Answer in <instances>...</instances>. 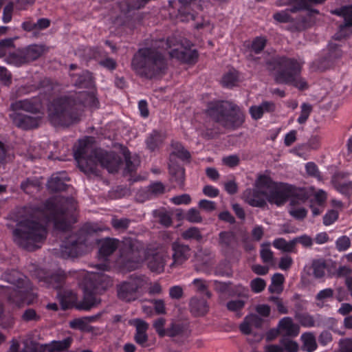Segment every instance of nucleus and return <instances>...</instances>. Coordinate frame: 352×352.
I'll list each match as a JSON object with an SVG mask.
<instances>
[{
  "label": "nucleus",
  "mask_w": 352,
  "mask_h": 352,
  "mask_svg": "<svg viewBox=\"0 0 352 352\" xmlns=\"http://www.w3.org/2000/svg\"><path fill=\"white\" fill-rule=\"evenodd\" d=\"M275 104L270 101H264L259 105L250 107L249 111L252 118L257 120L262 118L265 113H272L275 111Z\"/></svg>",
  "instance_id": "nucleus-25"
},
{
  "label": "nucleus",
  "mask_w": 352,
  "mask_h": 352,
  "mask_svg": "<svg viewBox=\"0 0 352 352\" xmlns=\"http://www.w3.org/2000/svg\"><path fill=\"white\" fill-rule=\"evenodd\" d=\"M266 283L261 278H256L251 280L250 287L254 293H260L265 288Z\"/></svg>",
  "instance_id": "nucleus-55"
},
{
  "label": "nucleus",
  "mask_w": 352,
  "mask_h": 352,
  "mask_svg": "<svg viewBox=\"0 0 352 352\" xmlns=\"http://www.w3.org/2000/svg\"><path fill=\"white\" fill-rule=\"evenodd\" d=\"M2 278L12 285V287L2 286L3 294L11 303L21 306L23 303H30L33 293L30 280L16 270L6 272Z\"/></svg>",
  "instance_id": "nucleus-9"
},
{
  "label": "nucleus",
  "mask_w": 352,
  "mask_h": 352,
  "mask_svg": "<svg viewBox=\"0 0 352 352\" xmlns=\"http://www.w3.org/2000/svg\"><path fill=\"white\" fill-rule=\"evenodd\" d=\"M258 187H265L267 192V200L272 204L278 206L283 205L289 198L290 205H294L298 200L305 202L308 199L305 190L302 188H296L292 185L283 183H276L267 175H259L256 179Z\"/></svg>",
  "instance_id": "nucleus-6"
},
{
  "label": "nucleus",
  "mask_w": 352,
  "mask_h": 352,
  "mask_svg": "<svg viewBox=\"0 0 352 352\" xmlns=\"http://www.w3.org/2000/svg\"><path fill=\"white\" fill-rule=\"evenodd\" d=\"M166 320L164 318H157L153 322V327L160 337L166 336V330L164 329Z\"/></svg>",
  "instance_id": "nucleus-59"
},
{
  "label": "nucleus",
  "mask_w": 352,
  "mask_h": 352,
  "mask_svg": "<svg viewBox=\"0 0 352 352\" xmlns=\"http://www.w3.org/2000/svg\"><path fill=\"white\" fill-rule=\"evenodd\" d=\"M163 138L160 133L153 131L146 140L147 148L151 151L157 148L162 142Z\"/></svg>",
  "instance_id": "nucleus-37"
},
{
  "label": "nucleus",
  "mask_w": 352,
  "mask_h": 352,
  "mask_svg": "<svg viewBox=\"0 0 352 352\" xmlns=\"http://www.w3.org/2000/svg\"><path fill=\"white\" fill-rule=\"evenodd\" d=\"M94 317L76 318L70 322V327L73 329L85 330L89 322L94 321Z\"/></svg>",
  "instance_id": "nucleus-48"
},
{
  "label": "nucleus",
  "mask_w": 352,
  "mask_h": 352,
  "mask_svg": "<svg viewBox=\"0 0 352 352\" xmlns=\"http://www.w3.org/2000/svg\"><path fill=\"white\" fill-rule=\"evenodd\" d=\"M147 266L151 271L160 274L164 271L165 256L160 253L148 255L146 258Z\"/></svg>",
  "instance_id": "nucleus-26"
},
{
  "label": "nucleus",
  "mask_w": 352,
  "mask_h": 352,
  "mask_svg": "<svg viewBox=\"0 0 352 352\" xmlns=\"http://www.w3.org/2000/svg\"><path fill=\"white\" fill-rule=\"evenodd\" d=\"M199 207L206 212H212L217 208V204L214 201L201 199L199 202Z\"/></svg>",
  "instance_id": "nucleus-63"
},
{
  "label": "nucleus",
  "mask_w": 352,
  "mask_h": 352,
  "mask_svg": "<svg viewBox=\"0 0 352 352\" xmlns=\"http://www.w3.org/2000/svg\"><path fill=\"white\" fill-rule=\"evenodd\" d=\"M334 291L331 288H326L320 290L316 296L315 299L317 301V305L322 307L326 301L333 298Z\"/></svg>",
  "instance_id": "nucleus-38"
},
{
  "label": "nucleus",
  "mask_w": 352,
  "mask_h": 352,
  "mask_svg": "<svg viewBox=\"0 0 352 352\" xmlns=\"http://www.w3.org/2000/svg\"><path fill=\"white\" fill-rule=\"evenodd\" d=\"M326 0H278V6L287 5L291 8L278 11L273 14V19L278 23H290L289 30L292 32H300L311 25L310 17L317 14L319 11L311 8L314 5L324 3Z\"/></svg>",
  "instance_id": "nucleus-4"
},
{
  "label": "nucleus",
  "mask_w": 352,
  "mask_h": 352,
  "mask_svg": "<svg viewBox=\"0 0 352 352\" xmlns=\"http://www.w3.org/2000/svg\"><path fill=\"white\" fill-rule=\"evenodd\" d=\"M0 81L3 85L9 87L12 82V74L6 67H0Z\"/></svg>",
  "instance_id": "nucleus-54"
},
{
  "label": "nucleus",
  "mask_w": 352,
  "mask_h": 352,
  "mask_svg": "<svg viewBox=\"0 0 352 352\" xmlns=\"http://www.w3.org/2000/svg\"><path fill=\"white\" fill-rule=\"evenodd\" d=\"M270 70L276 71V80L280 83L294 85L296 88H307V84L300 78L302 63L294 58L276 56L267 63Z\"/></svg>",
  "instance_id": "nucleus-8"
},
{
  "label": "nucleus",
  "mask_w": 352,
  "mask_h": 352,
  "mask_svg": "<svg viewBox=\"0 0 352 352\" xmlns=\"http://www.w3.org/2000/svg\"><path fill=\"white\" fill-rule=\"evenodd\" d=\"M273 245L275 248L285 252H297L296 240L294 239L288 242L283 238H278L273 241Z\"/></svg>",
  "instance_id": "nucleus-31"
},
{
  "label": "nucleus",
  "mask_w": 352,
  "mask_h": 352,
  "mask_svg": "<svg viewBox=\"0 0 352 352\" xmlns=\"http://www.w3.org/2000/svg\"><path fill=\"white\" fill-rule=\"evenodd\" d=\"M71 81L74 86L78 88H94V78L87 70L79 73L70 74Z\"/></svg>",
  "instance_id": "nucleus-21"
},
{
  "label": "nucleus",
  "mask_w": 352,
  "mask_h": 352,
  "mask_svg": "<svg viewBox=\"0 0 352 352\" xmlns=\"http://www.w3.org/2000/svg\"><path fill=\"white\" fill-rule=\"evenodd\" d=\"M133 325L135 327V341L140 346H146V343L148 341L146 331L148 329V324L142 319H135L133 321Z\"/></svg>",
  "instance_id": "nucleus-22"
},
{
  "label": "nucleus",
  "mask_w": 352,
  "mask_h": 352,
  "mask_svg": "<svg viewBox=\"0 0 352 352\" xmlns=\"http://www.w3.org/2000/svg\"><path fill=\"white\" fill-rule=\"evenodd\" d=\"M186 334L184 327L179 324H172L171 327L166 329V336L175 337L179 335Z\"/></svg>",
  "instance_id": "nucleus-57"
},
{
  "label": "nucleus",
  "mask_w": 352,
  "mask_h": 352,
  "mask_svg": "<svg viewBox=\"0 0 352 352\" xmlns=\"http://www.w3.org/2000/svg\"><path fill=\"white\" fill-rule=\"evenodd\" d=\"M338 218V212L335 210L328 211L323 217V223L325 226H330Z\"/></svg>",
  "instance_id": "nucleus-61"
},
{
  "label": "nucleus",
  "mask_w": 352,
  "mask_h": 352,
  "mask_svg": "<svg viewBox=\"0 0 352 352\" xmlns=\"http://www.w3.org/2000/svg\"><path fill=\"white\" fill-rule=\"evenodd\" d=\"M134 10H138L134 7V1L131 3L127 0H123L116 3L113 12L117 13L119 11L120 14L125 15Z\"/></svg>",
  "instance_id": "nucleus-40"
},
{
  "label": "nucleus",
  "mask_w": 352,
  "mask_h": 352,
  "mask_svg": "<svg viewBox=\"0 0 352 352\" xmlns=\"http://www.w3.org/2000/svg\"><path fill=\"white\" fill-rule=\"evenodd\" d=\"M208 113L217 122L229 129H237L244 122V115L240 108L229 101L210 103Z\"/></svg>",
  "instance_id": "nucleus-10"
},
{
  "label": "nucleus",
  "mask_w": 352,
  "mask_h": 352,
  "mask_svg": "<svg viewBox=\"0 0 352 352\" xmlns=\"http://www.w3.org/2000/svg\"><path fill=\"white\" fill-rule=\"evenodd\" d=\"M300 109V114L297 120L299 124H302L305 123L309 118V115L312 111V107L308 103H302Z\"/></svg>",
  "instance_id": "nucleus-49"
},
{
  "label": "nucleus",
  "mask_w": 352,
  "mask_h": 352,
  "mask_svg": "<svg viewBox=\"0 0 352 352\" xmlns=\"http://www.w3.org/2000/svg\"><path fill=\"white\" fill-rule=\"evenodd\" d=\"M300 323L305 327H312L315 326V320L311 315L304 314L299 316Z\"/></svg>",
  "instance_id": "nucleus-62"
},
{
  "label": "nucleus",
  "mask_w": 352,
  "mask_h": 352,
  "mask_svg": "<svg viewBox=\"0 0 352 352\" xmlns=\"http://www.w3.org/2000/svg\"><path fill=\"white\" fill-rule=\"evenodd\" d=\"M94 231L89 225H85L78 233L69 236L60 245V254L63 258L76 257L84 253Z\"/></svg>",
  "instance_id": "nucleus-12"
},
{
  "label": "nucleus",
  "mask_w": 352,
  "mask_h": 352,
  "mask_svg": "<svg viewBox=\"0 0 352 352\" xmlns=\"http://www.w3.org/2000/svg\"><path fill=\"white\" fill-rule=\"evenodd\" d=\"M284 352H298L299 349L298 344L289 339H284L281 341L280 346Z\"/></svg>",
  "instance_id": "nucleus-50"
},
{
  "label": "nucleus",
  "mask_w": 352,
  "mask_h": 352,
  "mask_svg": "<svg viewBox=\"0 0 352 352\" xmlns=\"http://www.w3.org/2000/svg\"><path fill=\"white\" fill-rule=\"evenodd\" d=\"M313 274L316 278H321L325 274L326 264L322 261H315L312 263Z\"/></svg>",
  "instance_id": "nucleus-47"
},
{
  "label": "nucleus",
  "mask_w": 352,
  "mask_h": 352,
  "mask_svg": "<svg viewBox=\"0 0 352 352\" xmlns=\"http://www.w3.org/2000/svg\"><path fill=\"white\" fill-rule=\"evenodd\" d=\"M98 64L109 71H113L116 69L118 64L115 59L106 56L98 61Z\"/></svg>",
  "instance_id": "nucleus-52"
},
{
  "label": "nucleus",
  "mask_w": 352,
  "mask_h": 352,
  "mask_svg": "<svg viewBox=\"0 0 352 352\" xmlns=\"http://www.w3.org/2000/svg\"><path fill=\"white\" fill-rule=\"evenodd\" d=\"M284 282V276L280 273L274 274L272 278V284L269 287L271 293H279L282 290V285Z\"/></svg>",
  "instance_id": "nucleus-41"
},
{
  "label": "nucleus",
  "mask_w": 352,
  "mask_h": 352,
  "mask_svg": "<svg viewBox=\"0 0 352 352\" xmlns=\"http://www.w3.org/2000/svg\"><path fill=\"white\" fill-rule=\"evenodd\" d=\"M162 43L166 45V49H171L169 55L182 63L188 65L195 64L199 58V53L196 49H192V43L188 40H182L179 43L174 36L168 37Z\"/></svg>",
  "instance_id": "nucleus-13"
},
{
  "label": "nucleus",
  "mask_w": 352,
  "mask_h": 352,
  "mask_svg": "<svg viewBox=\"0 0 352 352\" xmlns=\"http://www.w3.org/2000/svg\"><path fill=\"white\" fill-rule=\"evenodd\" d=\"M245 302L243 300H230L226 304L227 309L232 312H235L238 317L241 316V314L239 312L245 307Z\"/></svg>",
  "instance_id": "nucleus-45"
},
{
  "label": "nucleus",
  "mask_w": 352,
  "mask_h": 352,
  "mask_svg": "<svg viewBox=\"0 0 352 352\" xmlns=\"http://www.w3.org/2000/svg\"><path fill=\"white\" fill-rule=\"evenodd\" d=\"M14 4L12 1L8 2L3 8L2 21L4 23L11 21Z\"/></svg>",
  "instance_id": "nucleus-51"
},
{
  "label": "nucleus",
  "mask_w": 352,
  "mask_h": 352,
  "mask_svg": "<svg viewBox=\"0 0 352 352\" xmlns=\"http://www.w3.org/2000/svg\"><path fill=\"white\" fill-rule=\"evenodd\" d=\"M183 239L187 241H195L200 242L203 239V234L199 228L197 227H190L181 233Z\"/></svg>",
  "instance_id": "nucleus-34"
},
{
  "label": "nucleus",
  "mask_w": 352,
  "mask_h": 352,
  "mask_svg": "<svg viewBox=\"0 0 352 352\" xmlns=\"http://www.w3.org/2000/svg\"><path fill=\"white\" fill-rule=\"evenodd\" d=\"M190 312L195 316H204L208 311V305L202 298L192 297L189 302Z\"/></svg>",
  "instance_id": "nucleus-27"
},
{
  "label": "nucleus",
  "mask_w": 352,
  "mask_h": 352,
  "mask_svg": "<svg viewBox=\"0 0 352 352\" xmlns=\"http://www.w3.org/2000/svg\"><path fill=\"white\" fill-rule=\"evenodd\" d=\"M261 258L263 263L272 264L274 261V253L270 248V244H263L260 251Z\"/></svg>",
  "instance_id": "nucleus-44"
},
{
  "label": "nucleus",
  "mask_w": 352,
  "mask_h": 352,
  "mask_svg": "<svg viewBox=\"0 0 352 352\" xmlns=\"http://www.w3.org/2000/svg\"><path fill=\"white\" fill-rule=\"evenodd\" d=\"M239 82V74L234 69H230L225 73L221 78V85L223 87H236Z\"/></svg>",
  "instance_id": "nucleus-32"
},
{
  "label": "nucleus",
  "mask_w": 352,
  "mask_h": 352,
  "mask_svg": "<svg viewBox=\"0 0 352 352\" xmlns=\"http://www.w3.org/2000/svg\"><path fill=\"white\" fill-rule=\"evenodd\" d=\"M191 285L194 287L196 292L206 295L208 298L212 296L209 291V282L203 278H195L192 280Z\"/></svg>",
  "instance_id": "nucleus-35"
},
{
  "label": "nucleus",
  "mask_w": 352,
  "mask_h": 352,
  "mask_svg": "<svg viewBox=\"0 0 352 352\" xmlns=\"http://www.w3.org/2000/svg\"><path fill=\"white\" fill-rule=\"evenodd\" d=\"M119 248L120 257L118 263L128 270L138 267L143 261L144 252L136 241L126 239L122 242L116 239L106 238L100 241L98 258L107 261V258Z\"/></svg>",
  "instance_id": "nucleus-5"
},
{
  "label": "nucleus",
  "mask_w": 352,
  "mask_h": 352,
  "mask_svg": "<svg viewBox=\"0 0 352 352\" xmlns=\"http://www.w3.org/2000/svg\"><path fill=\"white\" fill-rule=\"evenodd\" d=\"M236 238L233 232L223 231L219 234V244L223 254L231 253L234 250Z\"/></svg>",
  "instance_id": "nucleus-23"
},
{
  "label": "nucleus",
  "mask_w": 352,
  "mask_h": 352,
  "mask_svg": "<svg viewBox=\"0 0 352 352\" xmlns=\"http://www.w3.org/2000/svg\"><path fill=\"white\" fill-rule=\"evenodd\" d=\"M38 280L43 283V285L59 289L65 283V275L63 273H56L44 276H39Z\"/></svg>",
  "instance_id": "nucleus-24"
},
{
  "label": "nucleus",
  "mask_w": 352,
  "mask_h": 352,
  "mask_svg": "<svg viewBox=\"0 0 352 352\" xmlns=\"http://www.w3.org/2000/svg\"><path fill=\"white\" fill-rule=\"evenodd\" d=\"M351 245L350 239L347 236H342L338 238L336 242V248L338 251H346Z\"/></svg>",
  "instance_id": "nucleus-58"
},
{
  "label": "nucleus",
  "mask_w": 352,
  "mask_h": 352,
  "mask_svg": "<svg viewBox=\"0 0 352 352\" xmlns=\"http://www.w3.org/2000/svg\"><path fill=\"white\" fill-rule=\"evenodd\" d=\"M179 8L177 14V19L182 22H188L195 19L197 12L195 8L201 10L197 0H178Z\"/></svg>",
  "instance_id": "nucleus-19"
},
{
  "label": "nucleus",
  "mask_w": 352,
  "mask_h": 352,
  "mask_svg": "<svg viewBox=\"0 0 352 352\" xmlns=\"http://www.w3.org/2000/svg\"><path fill=\"white\" fill-rule=\"evenodd\" d=\"M72 342V338H66L60 341H54L51 346L45 345L53 352H60L61 351L68 349Z\"/></svg>",
  "instance_id": "nucleus-39"
},
{
  "label": "nucleus",
  "mask_w": 352,
  "mask_h": 352,
  "mask_svg": "<svg viewBox=\"0 0 352 352\" xmlns=\"http://www.w3.org/2000/svg\"><path fill=\"white\" fill-rule=\"evenodd\" d=\"M186 219L191 223H201L202 217L199 211L196 208H190L186 214Z\"/></svg>",
  "instance_id": "nucleus-53"
},
{
  "label": "nucleus",
  "mask_w": 352,
  "mask_h": 352,
  "mask_svg": "<svg viewBox=\"0 0 352 352\" xmlns=\"http://www.w3.org/2000/svg\"><path fill=\"white\" fill-rule=\"evenodd\" d=\"M278 328L280 333L285 336L294 337L299 333L298 326L289 317H285L279 321Z\"/></svg>",
  "instance_id": "nucleus-28"
},
{
  "label": "nucleus",
  "mask_w": 352,
  "mask_h": 352,
  "mask_svg": "<svg viewBox=\"0 0 352 352\" xmlns=\"http://www.w3.org/2000/svg\"><path fill=\"white\" fill-rule=\"evenodd\" d=\"M13 123L19 128L28 130L38 127L43 116L35 117L24 115L23 113L13 112L10 115Z\"/></svg>",
  "instance_id": "nucleus-20"
},
{
  "label": "nucleus",
  "mask_w": 352,
  "mask_h": 352,
  "mask_svg": "<svg viewBox=\"0 0 352 352\" xmlns=\"http://www.w3.org/2000/svg\"><path fill=\"white\" fill-rule=\"evenodd\" d=\"M302 203V202L298 201V202H296L295 204L291 205V208L289 210L290 215L298 220L303 219L307 214V211L304 208L296 207V205H299Z\"/></svg>",
  "instance_id": "nucleus-46"
},
{
  "label": "nucleus",
  "mask_w": 352,
  "mask_h": 352,
  "mask_svg": "<svg viewBox=\"0 0 352 352\" xmlns=\"http://www.w3.org/2000/svg\"><path fill=\"white\" fill-rule=\"evenodd\" d=\"M94 91H83L72 97H60L53 100L48 108L50 122L55 126H69L79 120L84 107L98 108Z\"/></svg>",
  "instance_id": "nucleus-2"
},
{
  "label": "nucleus",
  "mask_w": 352,
  "mask_h": 352,
  "mask_svg": "<svg viewBox=\"0 0 352 352\" xmlns=\"http://www.w3.org/2000/svg\"><path fill=\"white\" fill-rule=\"evenodd\" d=\"M243 198L252 207L263 208L266 205L267 200L265 187H258L256 180L254 188L246 189L243 193Z\"/></svg>",
  "instance_id": "nucleus-17"
},
{
  "label": "nucleus",
  "mask_w": 352,
  "mask_h": 352,
  "mask_svg": "<svg viewBox=\"0 0 352 352\" xmlns=\"http://www.w3.org/2000/svg\"><path fill=\"white\" fill-rule=\"evenodd\" d=\"M170 248L173 259V262L170 265V267L182 265L187 261L191 256V248L190 246L179 240L173 241L171 243Z\"/></svg>",
  "instance_id": "nucleus-18"
},
{
  "label": "nucleus",
  "mask_w": 352,
  "mask_h": 352,
  "mask_svg": "<svg viewBox=\"0 0 352 352\" xmlns=\"http://www.w3.org/2000/svg\"><path fill=\"white\" fill-rule=\"evenodd\" d=\"M66 180L67 178L65 172L54 174L47 182V187L54 192L64 190L66 188Z\"/></svg>",
  "instance_id": "nucleus-30"
},
{
  "label": "nucleus",
  "mask_w": 352,
  "mask_h": 352,
  "mask_svg": "<svg viewBox=\"0 0 352 352\" xmlns=\"http://www.w3.org/2000/svg\"><path fill=\"white\" fill-rule=\"evenodd\" d=\"M10 107L14 112L21 110L38 116L44 115V105L40 96L15 101Z\"/></svg>",
  "instance_id": "nucleus-15"
},
{
  "label": "nucleus",
  "mask_w": 352,
  "mask_h": 352,
  "mask_svg": "<svg viewBox=\"0 0 352 352\" xmlns=\"http://www.w3.org/2000/svg\"><path fill=\"white\" fill-rule=\"evenodd\" d=\"M47 49L43 44H31L24 47L18 48L16 51L7 55V49L0 47V58L6 57L8 64L21 67L38 60Z\"/></svg>",
  "instance_id": "nucleus-11"
},
{
  "label": "nucleus",
  "mask_w": 352,
  "mask_h": 352,
  "mask_svg": "<svg viewBox=\"0 0 352 352\" xmlns=\"http://www.w3.org/2000/svg\"><path fill=\"white\" fill-rule=\"evenodd\" d=\"M336 188L342 194L349 196L352 194V182H339L336 185Z\"/></svg>",
  "instance_id": "nucleus-60"
},
{
  "label": "nucleus",
  "mask_w": 352,
  "mask_h": 352,
  "mask_svg": "<svg viewBox=\"0 0 352 352\" xmlns=\"http://www.w3.org/2000/svg\"><path fill=\"white\" fill-rule=\"evenodd\" d=\"M267 44V39L265 36L255 37L250 45V50L255 54H260L265 47Z\"/></svg>",
  "instance_id": "nucleus-43"
},
{
  "label": "nucleus",
  "mask_w": 352,
  "mask_h": 352,
  "mask_svg": "<svg viewBox=\"0 0 352 352\" xmlns=\"http://www.w3.org/2000/svg\"><path fill=\"white\" fill-rule=\"evenodd\" d=\"M92 138L80 140L74 151V157L80 168L85 173L98 175L100 164L109 173H115L122 162L121 158L114 152H107L94 148Z\"/></svg>",
  "instance_id": "nucleus-3"
},
{
  "label": "nucleus",
  "mask_w": 352,
  "mask_h": 352,
  "mask_svg": "<svg viewBox=\"0 0 352 352\" xmlns=\"http://www.w3.org/2000/svg\"><path fill=\"white\" fill-rule=\"evenodd\" d=\"M342 55L340 46L336 43H330L327 50L322 55L314 62V64L320 70H325L330 67L333 62Z\"/></svg>",
  "instance_id": "nucleus-16"
},
{
  "label": "nucleus",
  "mask_w": 352,
  "mask_h": 352,
  "mask_svg": "<svg viewBox=\"0 0 352 352\" xmlns=\"http://www.w3.org/2000/svg\"><path fill=\"white\" fill-rule=\"evenodd\" d=\"M144 283L141 276H133L128 280L117 285V294L119 299L125 302L135 300L138 298V291Z\"/></svg>",
  "instance_id": "nucleus-14"
},
{
  "label": "nucleus",
  "mask_w": 352,
  "mask_h": 352,
  "mask_svg": "<svg viewBox=\"0 0 352 352\" xmlns=\"http://www.w3.org/2000/svg\"><path fill=\"white\" fill-rule=\"evenodd\" d=\"M130 220L126 218L124 219H117L113 218L111 219V225L112 226L118 230H126L129 225Z\"/></svg>",
  "instance_id": "nucleus-56"
},
{
  "label": "nucleus",
  "mask_w": 352,
  "mask_h": 352,
  "mask_svg": "<svg viewBox=\"0 0 352 352\" xmlns=\"http://www.w3.org/2000/svg\"><path fill=\"white\" fill-rule=\"evenodd\" d=\"M76 202L72 197H55L39 207L25 208L30 217L16 225L12 231L13 241L28 251L40 248L46 239L47 230L41 221H53L57 230H67L76 221Z\"/></svg>",
  "instance_id": "nucleus-1"
},
{
  "label": "nucleus",
  "mask_w": 352,
  "mask_h": 352,
  "mask_svg": "<svg viewBox=\"0 0 352 352\" xmlns=\"http://www.w3.org/2000/svg\"><path fill=\"white\" fill-rule=\"evenodd\" d=\"M172 147L173 151L171 155H175L182 160H188L190 157V153L179 142H173Z\"/></svg>",
  "instance_id": "nucleus-42"
},
{
  "label": "nucleus",
  "mask_w": 352,
  "mask_h": 352,
  "mask_svg": "<svg viewBox=\"0 0 352 352\" xmlns=\"http://www.w3.org/2000/svg\"><path fill=\"white\" fill-rule=\"evenodd\" d=\"M338 352H352V340L346 339L340 341Z\"/></svg>",
  "instance_id": "nucleus-64"
},
{
  "label": "nucleus",
  "mask_w": 352,
  "mask_h": 352,
  "mask_svg": "<svg viewBox=\"0 0 352 352\" xmlns=\"http://www.w3.org/2000/svg\"><path fill=\"white\" fill-rule=\"evenodd\" d=\"M131 65L140 76L153 78L166 73V60L159 51L151 47L140 49L134 55Z\"/></svg>",
  "instance_id": "nucleus-7"
},
{
  "label": "nucleus",
  "mask_w": 352,
  "mask_h": 352,
  "mask_svg": "<svg viewBox=\"0 0 352 352\" xmlns=\"http://www.w3.org/2000/svg\"><path fill=\"white\" fill-rule=\"evenodd\" d=\"M169 173L171 175L172 181L176 182L178 186H182L184 180V168L179 166L170 165Z\"/></svg>",
  "instance_id": "nucleus-36"
},
{
  "label": "nucleus",
  "mask_w": 352,
  "mask_h": 352,
  "mask_svg": "<svg viewBox=\"0 0 352 352\" xmlns=\"http://www.w3.org/2000/svg\"><path fill=\"white\" fill-rule=\"evenodd\" d=\"M101 302L100 298H98L95 294L85 289L84 293V297L82 301H80L77 308L82 310H90L93 307H97Z\"/></svg>",
  "instance_id": "nucleus-29"
},
{
  "label": "nucleus",
  "mask_w": 352,
  "mask_h": 352,
  "mask_svg": "<svg viewBox=\"0 0 352 352\" xmlns=\"http://www.w3.org/2000/svg\"><path fill=\"white\" fill-rule=\"evenodd\" d=\"M301 340L302 342V350L306 352H313L317 348V343L315 336L312 333H305L302 334Z\"/></svg>",
  "instance_id": "nucleus-33"
}]
</instances>
